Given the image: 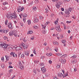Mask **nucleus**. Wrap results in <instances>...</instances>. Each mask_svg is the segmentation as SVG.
<instances>
[{
    "mask_svg": "<svg viewBox=\"0 0 79 79\" xmlns=\"http://www.w3.org/2000/svg\"><path fill=\"white\" fill-rule=\"evenodd\" d=\"M58 77H61L63 76V74L61 73H59L57 74Z\"/></svg>",
    "mask_w": 79,
    "mask_h": 79,
    "instance_id": "obj_12",
    "label": "nucleus"
},
{
    "mask_svg": "<svg viewBox=\"0 0 79 79\" xmlns=\"http://www.w3.org/2000/svg\"><path fill=\"white\" fill-rule=\"evenodd\" d=\"M60 61L62 64H65L66 63V60L65 59L63 60L61 59Z\"/></svg>",
    "mask_w": 79,
    "mask_h": 79,
    "instance_id": "obj_11",
    "label": "nucleus"
},
{
    "mask_svg": "<svg viewBox=\"0 0 79 79\" xmlns=\"http://www.w3.org/2000/svg\"><path fill=\"white\" fill-rule=\"evenodd\" d=\"M24 57V54H22L21 55V58H23Z\"/></svg>",
    "mask_w": 79,
    "mask_h": 79,
    "instance_id": "obj_43",
    "label": "nucleus"
},
{
    "mask_svg": "<svg viewBox=\"0 0 79 79\" xmlns=\"http://www.w3.org/2000/svg\"><path fill=\"white\" fill-rule=\"evenodd\" d=\"M3 73H1L0 74V77H1V76H2V75H3Z\"/></svg>",
    "mask_w": 79,
    "mask_h": 79,
    "instance_id": "obj_63",
    "label": "nucleus"
},
{
    "mask_svg": "<svg viewBox=\"0 0 79 79\" xmlns=\"http://www.w3.org/2000/svg\"><path fill=\"white\" fill-rule=\"evenodd\" d=\"M1 67L3 69L4 68H5V64H1Z\"/></svg>",
    "mask_w": 79,
    "mask_h": 79,
    "instance_id": "obj_35",
    "label": "nucleus"
},
{
    "mask_svg": "<svg viewBox=\"0 0 79 79\" xmlns=\"http://www.w3.org/2000/svg\"><path fill=\"white\" fill-rule=\"evenodd\" d=\"M33 74L35 76L37 74V71L36 69H34L33 71Z\"/></svg>",
    "mask_w": 79,
    "mask_h": 79,
    "instance_id": "obj_13",
    "label": "nucleus"
},
{
    "mask_svg": "<svg viewBox=\"0 0 79 79\" xmlns=\"http://www.w3.org/2000/svg\"><path fill=\"white\" fill-rule=\"evenodd\" d=\"M27 15L26 14H24L23 16V18H25V17H27Z\"/></svg>",
    "mask_w": 79,
    "mask_h": 79,
    "instance_id": "obj_32",
    "label": "nucleus"
},
{
    "mask_svg": "<svg viewBox=\"0 0 79 79\" xmlns=\"http://www.w3.org/2000/svg\"><path fill=\"white\" fill-rule=\"evenodd\" d=\"M53 2H56L57 3L58 2V0H52Z\"/></svg>",
    "mask_w": 79,
    "mask_h": 79,
    "instance_id": "obj_34",
    "label": "nucleus"
},
{
    "mask_svg": "<svg viewBox=\"0 0 79 79\" xmlns=\"http://www.w3.org/2000/svg\"><path fill=\"white\" fill-rule=\"evenodd\" d=\"M48 24H50V22H47V23H45V25H48Z\"/></svg>",
    "mask_w": 79,
    "mask_h": 79,
    "instance_id": "obj_51",
    "label": "nucleus"
},
{
    "mask_svg": "<svg viewBox=\"0 0 79 79\" xmlns=\"http://www.w3.org/2000/svg\"><path fill=\"white\" fill-rule=\"evenodd\" d=\"M57 4H58V5H61V4H62V3H61V2H59L58 1V2H57Z\"/></svg>",
    "mask_w": 79,
    "mask_h": 79,
    "instance_id": "obj_36",
    "label": "nucleus"
},
{
    "mask_svg": "<svg viewBox=\"0 0 79 79\" xmlns=\"http://www.w3.org/2000/svg\"><path fill=\"white\" fill-rule=\"evenodd\" d=\"M9 68H13V66H9Z\"/></svg>",
    "mask_w": 79,
    "mask_h": 79,
    "instance_id": "obj_62",
    "label": "nucleus"
},
{
    "mask_svg": "<svg viewBox=\"0 0 79 79\" xmlns=\"http://www.w3.org/2000/svg\"><path fill=\"white\" fill-rule=\"evenodd\" d=\"M7 18L9 19H16L18 18L17 14H16L15 12H14L12 14L9 15L8 14L6 15Z\"/></svg>",
    "mask_w": 79,
    "mask_h": 79,
    "instance_id": "obj_1",
    "label": "nucleus"
},
{
    "mask_svg": "<svg viewBox=\"0 0 79 79\" xmlns=\"http://www.w3.org/2000/svg\"><path fill=\"white\" fill-rule=\"evenodd\" d=\"M71 23V21H66V23H67V24H69V23Z\"/></svg>",
    "mask_w": 79,
    "mask_h": 79,
    "instance_id": "obj_54",
    "label": "nucleus"
},
{
    "mask_svg": "<svg viewBox=\"0 0 79 79\" xmlns=\"http://www.w3.org/2000/svg\"><path fill=\"white\" fill-rule=\"evenodd\" d=\"M15 53L14 52H11L10 53V55H11V56H13V57H15Z\"/></svg>",
    "mask_w": 79,
    "mask_h": 79,
    "instance_id": "obj_16",
    "label": "nucleus"
},
{
    "mask_svg": "<svg viewBox=\"0 0 79 79\" xmlns=\"http://www.w3.org/2000/svg\"><path fill=\"white\" fill-rule=\"evenodd\" d=\"M65 14L66 15H69L70 14V13H69V11L68 10H67L65 12Z\"/></svg>",
    "mask_w": 79,
    "mask_h": 79,
    "instance_id": "obj_22",
    "label": "nucleus"
},
{
    "mask_svg": "<svg viewBox=\"0 0 79 79\" xmlns=\"http://www.w3.org/2000/svg\"><path fill=\"white\" fill-rule=\"evenodd\" d=\"M41 71L43 73H45V72H46V71H47V70H46V69L45 68V67H43L42 68H41Z\"/></svg>",
    "mask_w": 79,
    "mask_h": 79,
    "instance_id": "obj_8",
    "label": "nucleus"
},
{
    "mask_svg": "<svg viewBox=\"0 0 79 79\" xmlns=\"http://www.w3.org/2000/svg\"><path fill=\"white\" fill-rule=\"evenodd\" d=\"M67 56V55L65 54L64 55H63L61 57H63V58H65Z\"/></svg>",
    "mask_w": 79,
    "mask_h": 79,
    "instance_id": "obj_30",
    "label": "nucleus"
},
{
    "mask_svg": "<svg viewBox=\"0 0 79 79\" xmlns=\"http://www.w3.org/2000/svg\"><path fill=\"white\" fill-rule=\"evenodd\" d=\"M62 43L63 44H65V43H66V40H63V41H62Z\"/></svg>",
    "mask_w": 79,
    "mask_h": 79,
    "instance_id": "obj_59",
    "label": "nucleus"
},
{
    "mask_svg": "<svg viewBox=\"0 0 79 79\" xmlns=\"http://www.w3.org/2000/svg\"><path fill=\"white\" fill-rule=\"evenodd\" d=\"M26 17H23V20L24 21V23H26Z\"/></svg>",
    "mask_w": 79,
    "mask_h": 79,
    "instance_id": "obj_41",
    "label": "nucleus"
},
{
    "mask_svg": "<svg viewBox=\"0 0 79 79\" xmlns=\"http://www.w3.org/2000/svg\"><path fill=\"white\" fill-rule=\"evenodd\" d=\"M9 35L10 36H13V35H14L16 37L18 35H17V31L16 30H15L13 31H10L9 32Z\"/></svg>",
    "mask_w": 79,
    "mask_h": 79,
    "instance_id": "obj_4",
    "label": "nucleus"
},
{
    "mask_svg": "<svg viewBox=\"0 0 79 79\" xmlns=\"http://www.w3.org/2000/svg\"><path fill=\"white\" fill-rule=\"evenodd\" d=\"M34 53V54H35V55H36L37 54V53H36V52H35V50L33 51V52Z\"/></svg>",
    "mask_w": 79,
    "mask_h": 79,
    "instance_id": "obj_56",
    "label": "nucleus"
},
{
    "mask_svg": "<svg viewBox=\"0 0 79 79\" xmlns=\"http://www.w3.org/2000/svg\"><path fill=\"white\" fill-rule=\"evenodd\" d=\"M48 62H49V64H52V61L51 60H49L48 61Z\"/></svg>",
    "mask_w": 79,
    "mask_h": 79,
    "instance_id": "obj_47",
    "label": "nucleus"
},
{
    "mask_svg": "<svg viewBox=\"0 0 79 79\" xmlns=\"http://www.w3.org/2000/svg\"><path fill=\"white\" fill-rule=\"evenodd\" d=\"M63 26L64 27V29H66V25H65V24H64Z\"/></svg>",
    "mask_w": 79,
    "mask_h": 79,
    "instance_id": "obj_57",
    "label": "nucleus"
},
{
    "mask_svg": "<svg viewBox=\"0 0 79 79\" xmlns=\"http://www.w3.org/2000/svg\"><path fill=\"white\" fill-rule=\"evenodd\" d=\"M76 71H77V69H76V68H75L74 69V71L75 72H76Z\"/></svg>",
    "mask_w": 79,
    "mask_h": 79,
    "instance_id": "obj_61",
    "label": "nucleus"
},
{
    "mask_svg": "<svg viewBox=\"0 0 79 79\" xmlns=\"http://www.w3.org/2000/svg\"><path fill=\"white\" fill-rule=\"evenodd\" d=\"M61 14L62 15H63V12H60L59 13V15H61Z\"/></svg>",
    "mask_w": 79,
    "mask_h": 79,
    "instance_id": "obj_55",
    "label": "nucleus"
},
{
    "mask_svg": "<svg viewBox=\"0 0 79 79\" xmlns=\"http://www.w3.org/2000/svg\"><path fill=\"white\" fill-rule=\"evenodd\" d=\"M58 19H57L54 22V23L55 24H57V23H58Z\"/></svg>",
    "mask_w": 79,
    "mask_h": 79,
    "instance_id": "obj_21",
    "label": "nucleus"
},
{
    "mask_svg": "<svg viewBox=\"0 0 79 79\" xmlns=\"http://www.w3.org/2000/svg\"><path fill=\"white\" fill-rule=\"evenodd\" d=\"M53 44H54V45H58V43L56 41H55L53 43Z\"/></svg>",
    "mask_w": 79,
    "mask_h": 79,
    "instance_id": "obj_26",
    "label": "nucleus"
},
{
    "mask_svg": "<svg viewBox=\"0 0 79 79\" xmlns=\"http://www.w3.org/2000/svg\"><path fill=\"white\" fill-rule=\"evenodd\" d=\"M8 2H3V5H8Z\"/></svg>",
    "mask_w": 79,
    "mask_h": 79,
    "instance_id": "obj_31",
    "label": "nucleus"
},
{
    "mask_svg": "<svg viewBox=\"0 0 79 79\" xmlns=\"http://www.w3.org/2000/svg\"><path fill=\"white\" fill-rule=\"evenodd\" d=\"M39 22V19L37 17L34 18V22L35 23H37Z\"/></svg>",
    "mask_w": 79,
    "mask_h": 79,
    "instance_id": "obj_9",
    "label": "nucleus"
},
{
    "mask_svg": "<svg viewBox=\"0 0 79 79\" xmlns=\"http://www.w3.org/2000/svg\"><path fill=\"white\" fill-rule=\"evenodd\" d=\"M1 60L2 61H4V57H2L1 58Z\"/></svg>",
    "mask_w": 79,
    "mask_h": 79,
    "instance_id": "obj_53",
    "label": "nucleus"
},
{
    "mask_svg": "<svg viewBox=\"0 0 79 79\" xmlns=\"http://www.w3.org/2000/svg\"><path fill=\"white\" fill-rule=\"evenodd\" d=\"M5 57L6 58V60H8V58H9V56H5Z\"/></svg>",
    "mask_w": 79,
    "mask_h": 79,
    "instance_id": "obj_44",
    "label": "nucleus"
},
{
    "mask_svg": "<svg viewBox=\"0 0 79 79\" xmlns=\"http://www.w3.org/2000/svg\"><path fill=\"white\" fill-rule=\"evenodd\" d=\"M56 29L58 31V32H61V30L60 28V26L59 25H57L56 26Z\"/></svg>",
    "mask_w": 79,
    "mask_h": 79,
    "instance_id": "obj_6",
    "label": "nucleus"
},
{
    "mask_svg": "<svg viewBox=\"0 0 79 79\" xmlns=\"http://www.w3.org/2000/svg\"><path fill=\"white\" fill-rule=\"evenodd\" d=\"M44 66V64L43 63H41L40 64V66Z\"/></svg>",
    "mask_w": 79,
    "mask_h": 79,
    "instance_id": "obj_60",
    "label": "nucleus"
},
{
    "mask_svg": "<svg viewBox=\"0 0 79 79\" xmlns=\"http://www.w3.org/2000/svg\"><path fill=\"white\" fill-rule=\"evenodd\" d=\"M38 2H39V1H38L37 0H35V3H36V4L38 3Z\"/></svg>",
    "mask_w": 79,
    "mask_h": 79,
    "instance_id": "obj_50",
    "label": "nucleus"
},
{
    "mask_svg": "<svg viewBox=\"0 0 79 79\" xmlns=\"http://www.w3.org/2000/svg\"><path fill=\"white\" fill-rule=\"evenodd\" d=\"M0 45L1 47L4 48V50H6V48H8V44H4L3 43H2V42H0Z\"/></svg>",
    "mask_w": 79,
    "mask_h": 79,
    "instance_id": "obj_3",
    "label": "nucleus"
},
{
    "mask_svg": "<svg viewBox=\"0 0 79 79\" xmlns=\"http://www.w3.org/2000/svg\"><path fill=\"white\" fill-rule=\"evenodd\" d=\"M30 34H33V31H32L31 30L30 31Z\"/></svg>",
    "mask_w": 79,
    "mask_h": 79,
    "instance_id": "obj_52",
    "label": "nucleus"
},
{
    "mask_svg": "<svg viewBox=\"0 0 79 79\" xmlns=\"http://www.w3.org/2000/svg\"><path fill=\"white\" fill-rule=\"evenodd\" d=\"M56 55L57 56H61V55H62V54L58 53L56 54Z\"/></svg>",
    "mask_w": 79,
    "mask_h": 79,
    "instance_id": "obj_18",
    "label": "nucleus"
},
{
    "mask_svg": "<svg viewBox=\"0 0 79 79\" xmlns=\"http://www.w3.org/2000/svg\"><path fill=\"white\" fill-rule=\"evenodd\" d=\"M77 57L76 56H72L71 57V58H73V59H74V58H76Z\"/></svg>",
    "mask_w": 79,
    "mask_h": 79,
    "instance_id": "obj_39",
    "label": "nucleus"
},
{
    "mask_svg": "<svg viewBox=\"0 0 79 79\" xmlns=\"http://www.w3.org/2000/svg\"><path fill=\"white\" fill-rule=\"evenodd\" d=\"M19 46L20 47L18 46L17 47L15 48V49L16 51H19V50H22V48L21 47H22L23 49H26L28 47V46L25 45L23 43L21 44Z\"/></svg>",
    "mask_w": 79,
    "mask_h": 79,
    "instance_id": "obj_2",
    "label": "nucleus"
},
{
    "mask_svg": "<svg viewBox=\"0 0 79 79\" xmlns=\"http://www.w3.org/2000/svg\"><path fill=\"white\" fill-rule=\"evenodd\" d=\"M33 27L34 29H38V27L37 26H33Z\"/></svg>",
    "mask_w": 79,
    "mask_h": 79,
    "instance_id": "obj_23",
    "label": "nucleus"
},
{
    "mask_svg": "<svg viewBox=\"0 0 79 79\" xmlns=\"http://www.w3.org/2000/svg\"><path fill=\"white\" fill-rule=\"evenodd\" d=\"M76 63V61L74 60H73L72 61V64H74V63Z\"/></svg>",
    "mask_w": 79,
    "mask_h": 79,
    "instance_id": "obj_28",
    "label": "nucleus"
},
{
    "mask_svg": "<svg viewBox=\"0 0 79 79\" xmlns=\"http://www.w3.org/2000/svg\"><path fill=\"white\" fill-rule=\"evenodd\" d=\"M8 27L9 28V29H13V27L12 26V24H11V23H8Z\"/></svg>",
    "mask_w": 79,
    "mask_h": 79,
    "instance_id": "obj_7",
    "label": "nucleus"
},
{
    "mask_svg": "<svg viewBox=\"0 0 79 79\" xmlns=\"http://www.w3.org/2000/svg\"><path fill=\"white\" fill-rule=\"evenodd\" d=\"M46 55L47 56H52V54H48L47 53L46 54Z\"/></svg>",
    "mask_w": 79,
    "mask_h": 79,
    "instance_id": "obj_25",
    "label": "nucleus"
},
{
    "mask_svg": "<svg viewBox=\"0 0 79 79\" xmlns=\"http://www.w3.org/2000/svg\"><path fill=\"white\" fill-rule=\"evenodd\" d=\"M60 68V65L59 64H57L56 66V68L57 69H59Z\"/></svg>",
    "mask_w": 79,
    "mask_h": 79,
    "instance_id": "obj_20",
    "label": "nucleus"
},
{
    "mask_svg": "<svg viewBox=\"0 0 79 79\" xmlns=\"http://www.w3.org/2000/svg\"><path fill=\"white\" fill-rule=\"evenodd\" d=\"M24 52L25 55H27V56H29V51H25Z\"/></svg>",
    "mask_w": 79,
    "mask_h": 79,
    "instance_id": "obj_10",
    "label": "nucleus"
},
{
    "mask_svg": "<svg viewBox=\"0 0 79 79\" xmlns=\"http://www.w3.org/2000/svg\"><path fill=\"white\" fill-rule=\"evenodd\" d=\"M59 37L60 38V39H63L64 37H63V35H60Z\"/></svg>",
    "mask_w": 79,
    "mask_h": 79,
    "instance_id": "obj_27",
    "label": "nucleus"
},
{
    "mask_svg": "<svg viewBox=\"0 0 79 79\" xmlns=\"http://www.w3.org/2000/svg\"><path fill=\"white\" fill-rule=\"evenodd\" d=\"M41 26L42 27L43 29H45V27H46V25H45V24L44 25L42 24Z\"/></svg>",
    "mask_w": 79,
    "mask_h": 79,
    "instance_id": "obj_19",
    "label": "nucleus"
},
{
    "mask_svg": "<svg viewBox=\"0 0 79 79\" xmlns=\"http://www.w3.org/2000/svg\"><path fill=\"white\" fill-rule=\"evenodd\" d=\"M37 7H36L34 6L32 7V10L33 11H37Z\"/></svg>",
    "mask_w": 79,
    "mask_h": 79,
    "instance_id": "obj_14",
    "label": "nucleus"
},
{
    "mask_svg": "<svg viewBox=\"0 0 79 79\" xmlns=\"http://www.w3.org/2000/svg\"><path fill=\"white\" fill-rule=\"evenodd\" d=\"M8 39V37H7L6 36H4V40H7Z\"/></svg>",
    "mask_w": 79,
    "mask_h": 79,
    "instance_id": "obj_38",
    "label": "nucleus"
},
{
    "mask_svg": "<svg viewBox=\"0 0 79 79\" xmlns=\"http://www.w3.org/2000/svg\"><path fill=\"white\" fill-rule=\"evenodd\" d=\"M54 50L56 52L58 51V49L57 48H55Z\"/></svg>",
    "mask_w": 79,
    "mask_h": 79,
    "instance_id": "obj_37",
    "label": "nucleus"
},
{
    "mask_svg": "<svg viewBox=\"0 0 79 79\" xmlns=\"http://www.w3.org/2000/svg\"><path fill=\"white\" fill-rule=\"evenodd\" d=\"M30 34V31H28L27 32V34Z\"/></svg>",
    "mask_w": 79,
    "mask_h": 79,
    "instance_id": "obj_64",
    "label": "nucleus"
},
{
    "mask_svg": "<svg viewBox=\"0 0 79 79\" xmlns=\"http://www.w3.org/2000/svg\"><path fill=\"white\" fill-rule=\"evenodd\" d=\"M39 18L40 19H42V18H43V17H42V15H40L39 16Z\"/></svg>",
    "mask_w": 79,
    "mask_h": 79,
    "instance_id": "obj_49",
    "label": "nucleus"
},
{
    "mask_svg": "<svg viewBox=\"0 0 79 79\" xmlns=\"http://www.w3.org/2000/svg\"><path fill=\"white\" fill-rule=\"evenodd\" d=\"M50 75H49V73H45V76L46 77H48V76H49Z\"/></svg>",
    "mask_w": 79,
    "mask_h": 79,
    "instance_id": "obj_29",
    "label": "nucleus"
},
{
    "mask_svg": "<svg viewBox=\"0 0 79 79\" xmlns=\"http://www.w3.org/2000/svg\"><path fill=\"white\" fill-rule=\"evenodd\" d=\"M47 43H46V42L44 43L43 44V45H45V46H46V45H47Z\"/></svg>",
    "mask_w": 79,
    "mask_h": 79,
    "instance_id": "obj_58",
    "label": "nucleus"
},
{
    "mask_svg": "<svg viewBox=\"0 0 79 79\" xmlns=\"http://www.w3.org/2000/svg\"><path fill=\"white\" fill-rule=\"evenodd\" d=\"M56 8H60V6L58 4H57L56 6Z\"/></svg>",
    "mask_w": 79,
    "mask_h": 79,
    "instance_id": "obj_24",
    "label": "nucleus"
},
{
    "mask_svg": "<svg viewBox=\"0 0 79 79\" xmlns=\"http://www.w3.org/2000/svg\"><path fill=\"white\" fill-rule=\"evenodd\" d=\"M46 32H45V30H44L42 31V33H43V34H45Z\"/></svg>",
    "mask_w": 79,
    "mask_h": 79,
    "instance_id": "obj_46",
    "label": "nucleus"
},
{
    "mask_svg": "<svg viewBox=\"0 0 79 79\" xmlns=\"http://www.w3.org/2000/svg\"><path fill=\"white\" fill-rule=\"evenodd\" d=\"M68 11H70V12H71V11H72V9L70 7L69 8Z\"/></svg>",
    "mask_w": 79,
    "mask_h": 79,
    "instance_id": "obj_33",
    "label": "nucleus"
},
{
    "mask_svg": "<svg viewBox=\"0 0 79 79\" xmlns=\"http://www.w3.org/2000/svg\"><path fill=\"white\" fill-rule=\"evenodd\" d=\"M34 39V36H33L32 37H31V40H33Z\"/></svg>",
    "mask_w": 79,
    "mask_h": 79,
    "instance_id": "obj_48",
    "label": "nucleus"
},
{
    "mask_svg": "<svg viewBox=\"0 0 79 79\" xmlns=\"http://www.w3.org/2000/svg\"><path fill=\"white\" fill-rule=\"evenodd\" d=\"M45 58V56H42L40 57V59H44V58Z\"/></svg>",
    "mask_w": 79,
    "mask_h": 79,
    "instance_id": "obj_42",
    "label": "nucleus"
},
{
    "mask_svg": "<svg viewBox=\"0 0 79 79\" xmlns=\"http://www.w3.org/2000/svg\"><path fill=\"white\" fill-rule=\"evenodd\" d=\"M7 23H8V20L6 19V20L5 21V24L7 25Z\"/></svg>",
    "mask_w": 79,
    "mask_h": 79,
    "instance_id": "obj_45",
    "label": "nucleus"
},
{
    "mask_svg": "<svg viewBox=\"0 0 79 79\" xmlns=\"http://www.w3.org/2000/svg\"><path fill=\"white\" fill-rule=\"evenodd\" d=\"M27 23H28V25H30V19L27 21Z\"/></svg>",
    "mask_w": 79,
    "mask_h": 79,
    "instance_id": "obj_40",
    "label": "nucleus"
},
{
    "mask_svg": "<svg viewBox=\"0 0 79 79\" xmlns=\"http://www.w3.org/2000/svg\"><path fill=\"white\" fill-rule=\"evenodd\" d=\"M20 69H21V70H24V67L22 65H20L19 66Z\"/></svg>",
    "mask_w": 79,
    "mask_h": 79,
    "instance_id": "obj_17",
    "label": "nucleus"
},
{
    "mask_svg": "<svg viewBox=\"0 0 79 79\" xmlns=\"http://www.w3.org/2000/svg\"><path fill=\"white\" fill-rule=\"evenodd\" d=\"M24 10V6H19L17 8V11L18 13L21 12V11H23V10Z\"/></svg>",
    "mask_w": 79,
    "mask_h": 79,
    "instance_id": "obj_5",
    "label": "nucleus"
},
{
    "mask_svg": "<svg viewBox=\"0 0 79 79\" xmlns=\"http://www.w3.org/2000/svg\"><path fill=\"white\" fill-rule=\"evenodd\" d=\"M68 72L66 73H64V75H63V77L64 78V77H66V76H68Z\"/></svg>",
    "mask_w": 79,
    "mask_h": 79,
    "instance_id": "obj_15",
    "label": "nucleus"
}]
</instances>
